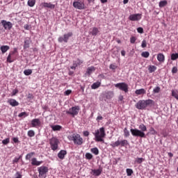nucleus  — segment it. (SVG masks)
<instances>
[{
	"label": "nucleus",
	"instance_id": "12",
	"mask_svg": "<svg viewBox=\"0 0 178 178\" xmlns=\"http://www.w3.org/2000/svg\"><path fill=\"white\" fill-rule=\"evenodd\" d=\"M129 19L131 22H138V20H141V14H132L129 15Z\"/></svg>",
	"mask_w": 178,
	"mask_h": 178
},
{
	"label": "nucleus",
	"instance_id": "37",
	"mask_svg": "<svg viewBox=\"0 0 178 178\" xmlns=\"http://www.w3.org/2000/svg\"><path fill=\"white\" fill-rule=\"evenodd\" d=\"M159 92H161V87L157 86L153 90V93L154 94H159Z\"/></svg>",
	"mask_w": 178,
	"mask_h": 178
},
{
	"label": "nucleus",
	"instance_id": "40",
	"mask_svg": "<svg viewBox=\"0 0 178 178\" xmlns=\"http://www.w3.org/2000/svg\"><path fill=\"white\" fill-rule=\"evenodd\" d=\"M31 73H33V70H25L24 71V74H25V76H30Z\"/></svg>",
	"mask_w": 178,
	"mask_h": 178
},
{
	"label": "nucleus",
	"instance_id": "19",
	"mask_svg": "<svg viewBox=\"0 0 178 178\" xmlns=\"http://www.w3.org/2000/svg\"><path fill=\"white\" fill-rule=\"evenodd\" d=\"M135 94L136 95H144L147 94V90H145V89H144V88L137 89L135 91Z\"/></svg>",
	"mask_w": 178,
	"mask_h": 178
},
{
	"label": "nucleus",
	"instance_id": "53",
	"mask_svg": "<svg viewBox=\"0 0 178 178\" xmlns=\"http://www.w3.org/2000/svg\"><path fill=\"white\" fill-rule=\"evenodd\" d=\"M109 67H110V69H112V70H116L118 67L113 64H111V65H110Z\"/></svg>",
	"mask_w": 178,
	"mask_h": 178
},
{
	"label": "nucleus",
	"instance_id": "27",
	"mask_svg": "<svg viewBox=\"0 0 178 178\" xmlns=\"http://www.w3.org/2000/svg\"><path fill=\"white\" fill-rule=\"evenodd\" d=\"M92 172L94 176H99L101 173H102V170L97 169V170H92Z\"/></svg>",
	"mask_w": 178,
	"mask_h": 178
},
{
	"label": "nucleus",
	"instance_id": "7",
	"mask_svg": "<svg viewBox=\"0 0 178 178\" xmlns=\"http://www.w3.org/2000/svg\"><path fill=\"white\" fill-rule=\"evenodd\" d=\"M49 144L52 151H56V149H58V145H59V140L53 137L49 140Z\"/></svg>",
	"mask_w": 178,
	"mask_h": 178
},
{
	"label": "nucleus",
	"instance_id": "6",
	"mask_svg": "<svg viewBox=\"0 0 178 178\" xmlns=\"http://www.w3.org/2000/svg\"><path fill=\"white\" fill-rule=\"evenodd\" d=\"M38 171L39 172L38 177L42 178V177H47V174L48 173V167L47 166H40L38 168Z\"/></svg>",
	"mask_w": 178,
	"mask_h": 178
},
{
	"label": "nucleus",
	"instance_id": "46",
	"mask_svg": "<svg viewBox=\"0 0 178 178\" xmlns=\"http://www.w3.org/2000/svg\"><path fill=\"white\" fill-rule=\"evenodd\" d=\"M23 116H24V118H26V117L29 116V114H27L26 112H22L18 115L19 118H23Z\"/></svg>",
	"mask_w": 178,
	"mask_h": 178
},
{
	"label": "nucleus",
	"instance_id": "25",
	"mask_svg": "<svg viewBox=\"0 0 178 178\" xmlns=\"http://www.w3.org/2000/svg\"><path fill=\"white\" fill-rule=\"evenodd\" d=\"M99 87H101V82L99 81L95 82L91 86L92 90H97V88H99Z\"/></svg>",
	"mask_w": 178,
	"mask_h": 178
},
{
	"label": "nucleus",
	"instance_id": "52",
	"mask_svg": "<svg viewBox=\"0 0 178 178\" xmlns=\"http://www.w3.org/2000/svg\"><path fill=\"white\" fill-rule=\"evenodd\" d=\"M138 33H140V34H143L144 33V29L142 27H139L137 29Z\"/></svg>",
	"mask_w": 178,
	"mask_h": 178
},
{
	"label": "nucleus",
	"instance_id": "54",
	"mask_svg": "<svg viewBox=\"0 0 178 178\" xmlns=\"http://www.w3.org/2000/svg\"><path fill=\"white\" fill-rule=\"evenodd\" d=\"M65 95H70V94H72V90H67L65 92H64Z\"/></svg>",
	"mask_w": 178,
	"mask_h": 178
},
{
	"label": "nucleus",
	"instance_id": "17",
	"mask_svg": "<svg viewBox=\"0 0 178 178\" xmlns=\"http://www.w3.org/2000/svg\"><path fill=\"white\" fill-rule=\"evenodd\" d=\"M67 154V152L66 150H60L58 153V157L59 158V159L63 160L65 159V156H66Z\"/></svg>",
	"mask_w": 178,
	"mask_h": 178
},
{
	"label": "nucleus",
	"instance_id": "57",
	"mask_svg": "<svg viewBox=\"0 0 178 178\" xmlns=\"http://www.w3.org/2000/svg\"><path fill=\"white\" fill-rule=\"evenodd\" d=\"M83 136H85V137H88L90 136V132L88 131H83Z\"/></svg>",
	"mask_w": 178,
	"mask_h": 178
},
{
	"label": "nucleus",
	"instance_id": "26",
	"mask_svg": "<svg viewBox=\"0 0 178 178\" xmlns=\"http://www.w3.org/2000/svg\"><path fill=\"white\" fill-rule=\"evenodd\" d=\"M157 60L159 62H165V55L162 53L159 54L157 55Z\"/></svg>",
	"mask_w": 178,
	"mask_h": 178
},
{
	"label": "nucleus",
	"instance_id": "1",
	"mask_svg": "<svg viewBox=\"0 0 178 178\" xmlns=\"http://www.w3.org/2000/svg\"><path fill=\"white\" fill-rule=\"evenodd\" d=\"M139 129H131L130 131L134 136V137H140V138H145V133L144 131H147V126L144 124H140L139 125Z\"/></svg>",
	"mask_w": 178,
	"mask_h": 178
},
{
	"label": "nucleus",
	"instance_id": "35",
	"mask_svg": "<svg viewBox=\"0 0 178 178\" xmlns=\"http://www.w3.org/2000/svg\"><path fill=\"white\" fill-rule=\"evenodd\" d=\"M113 97V92L109 91L106 93V98H107V99H111V98H112Z\"/></svg>",
	"mask_w": 178,
	"mask_h": 178
},
{
	"label": "nucleus",
	"instance_id": "32",
	"mask_svg": "<svg viewBox=\"0 0 178 178\" xmlns=\"http://www.w3.org/2000/svg\"><path fill=\"white\" fill-rule=\"evenodd\" d=\"M168 5V1L166 0L161 1L159 2V7L163 8L164 6H166Z\"/></svg>",
	"mask_w": 178,
	"mask_h": 178
},
{
	"label": "nucleus",
	"instance_id": "28",
	"mask_svg": "<svg viewBox=\"0 0 178 178\" xmlns=\"http://www.w3.org/2000/svg\"><path fill=\"white\" fill-rule=\"evenodd\" d=\"M33 155H35V152H30V153H29V154H26V157H25V159H26V161H30V159H31V158H32V156H33Z\"/></svg>",
	"mask_w": 178,
	"mask_h": 178
},
{
	"label": "nucleus",
	"instance_id": "59",
	"mask_svg": "<svg viewBox=\"0 0 178 178\" xmlns=\"http://www.w3.org/2000/svg\"><path fill=\"white\" fill-rule=\"evenodd\" d=\"M13 141L14 142V143H19V138H13Z\"/></svg>",
	"mask_w": 178,
	"mask_h": 178
},
{
	"label": "nucleus",
	"instance_id": "63",
	"mask_svg": "<svg viewBox=\"0 0 178 178\" xmlns=\"http://www.w3.org/2000/svg\"><path fill=\"white\" fill-rule=\"evenodd\" d=\"M78 65H82L83 60H81L80 59H78Z\"/></svg>",
	"mask_w": 178,
	"mask_h": 178
},
{
	"label": "nucleus",
	"instance_id": "22",
	"mask_svg": "<svg viewBox=\"0 0 178 178\" xmlns=\"http://www.w3.org/2000/svg\"><path fill=\"white\" fill-rule=\"evenodd\" d=\"M0 49L1 51V53L3 54H6V52H8V51L10 49V47L8 45H3V46H1Z\"/></svg>",
	"mask_w": 178,
	"mask_h": 178
},
{
	"label": "nucleus",
	"instance_id": "39",
	"mask_svg": "<svg viewBox=\"0 0 178 178\" xmlns=\"http://www.w3.org/2000/svg\"><path fill=\"white\" fill-rule=\"evenodd\" d=\"M29 137H34L35 136V132L33 130H29L27 133Z\"/></svg>",
	"mask_w": 178,
	"mask_h": 178
},
{
	"label": "nucleus",
	"instance_id": "51",
	"mask_svg": "<svg viewBox=\"0 0 178 178\" xmlns=\"http://www.w3.org/2000/svg\"><path fill=\"white\" fill-rule=\"evenodd\" d=\"M177 67H173L172 69V74H175V73H177Z\"/></svg>",
	"mask_w": 178,
	"mask_h": 178
},
{
	"label": "nucleus",
	"instance_id": "36",
	"mask_svg": "<svg viewBox=\"0 0 178 178\" xmlns=\"http://www.w3.org/2000/svg\"><path fill=\"white\" fill-rule=\"evenodd\" d=\"M141 56L143 58H149V52H148V51H143L141 54Z\"/></svg>",
	"mask_w": 178,
	"mask_h": 178
},
{
	"label": "nucleus",
	"instance_id": "4",
	"mask_svg": "<svg viewBox=\"0 0 178 178\" xmlns=\"http://www.w3.org/2000/svg\"><path fill=\"white\" fill-rule=\"evenodd\" d=\"M70 141H73L75 145H81L83 143V138L79 134H74L68 136Z\"/></svg>",
	"mask_w": 178,
	"mask_h": 178
},
{
	"label": "nucleus",
	"instance_id": "56",
	"mask_svg": "<svg viewBox=\"0 0 178 178\" xmlns=\"http://www.w3.org/2000/svg\"><path fill=\"white\" fill-rule=\"evenodd\" d=\"M102 119H104V118L102 115H98L96 118V120L99 122V120H102Z\"/></svg>",
	"mask_w": 178,
	"mask_h": 178
},
{
	"label": "nucleus",
	"instance_id": "8",
	"mask_svg": "<svg viewBox=\"0 0 178 178\" xmlns=\"http://www.w3.org/2000/svg\"><path fill=\"white\" fill-rule=\"evenodd\" d=\"M119 145H120V147H126L129 145V141H127V140H122L121 141L117 140L115 143L111 144V147H112L113 148H115V147H119Z\"/></svg>",
	"mask_w": 178,
	"mask_h": 178
},
{
	"label": "nucleus",
	"instance_id": "15",
	"mask_svg": "<svg viewBox=\"0 0 178 178\" xmlns=\"http://www.w3.org/2000/svg\"><path fill=\"white\" fill-rule=\"evenodd\" d=\"M13 55H15V52H10V54H8L7 57V62L8 63H12L13 62H15V60H16V58H15Z\"/></svg>",
	"mask_w": 178,
	"mask_h": 178
},
{
	"label": "nucleus",
	"instance_id": "10",
	"mask_svg": "<svg viewBox=\"0 0 178 178\" xmlns=\"http://www.w3.org/2000/svg\"><path fill=\"white\" fill-rule=\"evenodd\" d=\"M73 35V33L70 32L68 33L64 34L63 37H59L58 39V42H67L69 38Z\"/></svg>",
	"mask_w": 178,
	"mask_h": 178
},
{
	"label": "nucleus",
	"instance_id": "13",
	"mask_svg": "<svg viewBox=\"0 0 178 178\" xmlns=\"http://www.w3.org/2000/svg\"><path fill=\"white\" fill-rule=\"evenodd\" d=\"M73 6L75 8V9H79V10H81L84 9V3L82 1H74Z\"/></svg>",
	"mask_w": 178,
	"mask_h": 178
},
{
	"label": "nucleus",
	"instance_id": "42",
	"mask_svg": "<svg viewBox=\"0 0 178 178\" xmlns=\"http://www.w3.org/2000/svg\"><path fill=\"white\" fill-rule=\"evenodd\" d=\"M126 172H127V176H131L133 175V173H134L133 170H131L130 168H127L126 170Z\"/></svg>",
	"mask_w": 178,
	"mask_h": 178
},
{
	"label": "nucleus",
	"instance_id": "47",
	"mask_svg": "<svg viewBox=\"0 0 178 178\" xmlns=\"http://www.w3.org/2000/svg\"><path fill=\"white\" fill-rule=\"evenodd\" d=\"M136 163H143L144 162V159L143 158H137L136 160Z\"/></svg>",
	"mask_w": 178,
	"mask_h": 178
},
{
	"label": "nucleus",
	"instance_id": "64",
	"mask_svg": "<svg viewBox=\"0 0 178 178\" xmlns=\"http://www.w3.org/2000/svg\"><path fill=\"white\" fill-rule=\"evenodd\" d=\"M129 3V0H123V3L126 5V3Z\"/></svg>",
	"mask_w": 178,
	"mask_h": 178
},
{
	"label": "nucleus",
	"instance_id": "58",
	"mask_svg": "<svg viewBox=\"0 0 178 178\" xmlns=\"http://www.w3.org/2000/svg\"><path fill=\"white\" fill-rule=\"evenodd\" d=\"M24 28L25 30H30V26H29V24H25Z\"/></svg>",
	"mask_w": 178,
	"mask_h": 178
},
{
	"label": "nucleus",
	"instance_id": "18",
	"mask_svg": "<svg viewBox=\"0 0 178 178\" xmlns=\"http://www.w3.org/2000/svg\"><path fill=\"white\" fill-rule=\"evenodd\" d=\"M42 8H48L49 9H55V5L51 4V3H42Z\"/></svg>",
	"mask_w": 178,
	"mask_h": 178
},
{
	"label": "nucleus",
	"instance_id": "23",
	"mask_svg": "<svg viewBox=\"0 0 178 178\" xmlns=\"http://www.w3.org/2000/svg\"><path fill=\"white\" fill-rule=\"evenodd\" d=\"M94 72H95V67L91 66L87 68L86 73L88 74V76H90Z\"/></svg>",
	"mask_w": 178,
	"mask_h": 178
},
{
	"label": "nucleus",
	"instance_id": "62",
	"mask_svg": "<svg viewBox=\"0 0 178 178\" xmlns=\"http://www.w3.org/2000/svg\"><path fill=\"white\" fill-rule=\"evenodd\" d=\"M121 55H122V56H125V55H126V51H125L124 50H122V51H121Z\"/></svg>",
	"mask_w": 178,
	"mask_h": 178
},
{
	"label": "nucleus",
	"instance_id": "50",
	"mask_svg": "<svg viewBox=\"0 0 178 178\" xmlns=\"http://www.w3.org/2000/svg\"><path fill=\"white\" fill-rule=\"evenodd\" d=\"M137 40V38H136V37L132 36L130 38V42L131 44H134L136 42V41Z\"/></svg>",
	"mask_w": 178,
	"mask_h": 178
},
{
	"label": "nucleus",
	"instance_id": "45",
	"mask_svg": "<svg viewBox=\"0 0 178 178\" xmlns=\"http://www.w3.org/2000/svg\"><path fill=\"white\" fill-rule=\"evenodd\" d=\"M124 134L125 137H129V136H130V132L127 130V128H124Z\"/></svg>",
	"mask_w": 178,
	"mask_h": 178
},
{
	"label": "nucleus",
	"instance_id": "21",
	"mask_svg": "<svg viewBox=\"0 0 178 178\" xmlns=\"http://www.w3.org/2000/svg\"><path fill=\"white\" fill-rule=\"evenodd\" d=\"M30 48V38H26L24 42V49H27Z\"/></svg>",
	"mask_w": 178,
	"mask_h": 178
},
{
	"label": "nucleus",
	"instance_id": "55",
	"mask_svg": "<svg viewBox=\"0 0 178 178\" xmlns=\"http://www.w3.org/2000/svg\"><path fill=\"white\" fill-rule=\"evenodd\" d=\"M19 92V90L17 89H15L13 90V94L12 96L13 95H16V94H17Z\"/></svg>",
	"mask_w": 178,
	"mask_h": 178
},
{
	"label": "nucleus",
	"instance_id": "48",
	"mask_svg": "<svg viewBox=\"0 0 178 178\" xmlns=\"http://www.w3.org/2000/svg\"><path fill=\"white\" fill-rule=\"evenodd\" d=\"M86 159H92V154L91 153H86Z\"/></svg>",
	"mask_w": 178,
	"mask_h": 178
},
{
	"label": "nucleus",
	"instance_id": "41",
	"mask_svg": "<svg viewBox=\"0 0 178 178\" xmlns=\"http://www.w3.org/2000/svg\"><path fill=\"white\" fill-rule=\"evenodd\" d=\"M9 143H10V139H9V138L2 140V144H3V145H7V144H9Z\"/></svg>",
	"mask_w": 178,
	"mask_h": 178
},
{
	"label": "nucleus",
	"instance_id": "38",
	"mask_svg": "<svg viewBox=\"0 0 178 178\" xmlns=\"http://www.w3.org/2000/svg\"><path fill=\"white\" fill-rule=\"evenodd\" d=\"M178 59V53L171 54V60H176Z\"/></svg>",
	"mask_w": 178,
	"mask_h": 178
},
{
	"label": "nucleus",
	"instance_id": "60",
	"mask_svg": "<svg viewBox=\"0 0 178 178\" xmlns=\"http://www.w3.org/2000/svg\"><path fill=\"white\" fill-rule=\"evenodd\" d=\"M168 156H169L170 158H173V153H172V152H168Z\"/></svg>",
	"mask_w": 178,
	"mask_h": 178
},
{
	"label": "nucleus",
	"instance_id": "29",
	"mask_svg": "<svg viewBox=\"0 0 178 178\" xmlns=\"http://www.w3.org/2000/svg\"><path fill=\"white\" fill-rule=\"evenodd\" d=\"M99 33V29L97 27H94L91 31L92 35H97Z\"/></svg>",
	"mask_w": 178,
	"mask_h": 178
},
{
	"label": "nucleus",
	"instance_id": "2",
	"mask_svg": "<svg viewBox=\"0 0 178 178\" xmlns=\"http://www.w3.org/2000/svg\"><path fill=\"white\" fill-rule=\"evenodd\" d=\"M95 136V140L96 143H105L104 138H105L106 134L105 133V128L101 127L99 129H97L93 133Z\"/></svg>",
	"mask_w": 178,
	"mask_h": 178
},
{
	"label": "nucleus",
	"instance_id": "5",
	"mask_svg": "<svg viewBox=\"0 0 178 178\" xmlns=\"http://www.w3.org/2000/svg\"><path fill=\"white\" fill-rule=\"evenodd\" d=\"M79 111H80V106H75L70 108L69 111H67L66 113L67 115H71L72 118H74L79 115Z\"/></svg>",
	"mask_w": 178,
	"mask_h": 178
},
{
	"label": "nucleus",
	"instance_id": "9",
	"mask_svg": "<svg viewBox=\"0 0 178 178\" xmlns=\"http://www.w3.org/2000/svg\"><path fill=\"white\" fill-rule=\"evenodd\" d=\"M116 88H119L121 91H124L125 92H129V85L126 83H118L115 84Z\"/></svg>",
	"mask_w": 178,
	"mask_h": 178
},
{
	"label": "nucleus",
	"instance_id": "31",
	"mask_svg": "<svg viewBox=\"0 0 178 178\" xmlns=\"http://www.w3.org/2000/svg\"><path fill=\"white\" fill-rule=\"evenodd\" d=\"M148 70H149V73H154V72H155V70H156V66L149 65Z\"/></svg>",
	"mask_w": 178,
	"mask_h": 178
},
{
	"label": "nucleus",
	"instance_id": "44",
	"mask_svg": "<svg viewBox=\"0 0 178 178\" xmlns=\"http://www.w3.org/2000/svg\"><path fill=\"white\" fill-rule=\"evenodd\" d=\"M21 158H22V156H19V157H15L13 160V163H17L19 162V161H20Z\"/></svg>",
	"mask_w": 178,
	"mask_h": 178
},
{
	"label": "nucleus",
	"instance_id": "11",
	"mask_svg": "<svg viewBox=\"0 0 178 178\" xmlns=\"http://www.w3.org/2000/svg\"><path fill=\"white\" fill-rule=\"evenodd\" d=\"M1 24H2L5 30H10L12 27H13V24H12V22H7L6 20H1Z\"/></svg>",
	"mask_w": 178,
	"mask_h": 178
},
{
	"label": "nucleus",
	"instance_id": "30",
	"mask_svg": "<svg viewBox=\"0 0 178 178\" xmlns=\"http://www.w3.org/2000/svg\"><path fill=\"white\" fill-rule=\"evenodd\" d=\"M90 152L95 155H98L99 154V150L98 149V147H93L90 149Z\"/></svg>",
	"mask_w": 178,
	"mask_h": 178
},
{
	"label": "nucleus",
	"instance_id": "16",
	"mask_svg": "<svg viewBox=\"0 0 178 178\" xmlns=\"http://www.w3.org/2000/svg\"><path fill=\"white\" fill-rule=\"evenodd\" d=\"M42 163H44V161H37L36 158L31 159V165L33 166H40V165H42Z\"/></svg>",
	"mask_w": 178,
	"mask_h": 178
},
{
	"label": "nucleus",
	"instance_id": "43",
	"mask_svg": "<svg viewBox=\"0 0 178 178\" xmlns=\"http://www.w3.org/2000/svg\"><path fill=\"white\" fill-rule=\"evenodd\" d=\"M26 99H28V101H32V99H34V95H33V94H29L27 96H26Z\"/></svg>",
	"mask_w": 178,
	"mask_h": 178
},
{
	"label": "nucleus",
	"instance_id": "61",
	"mask_svg": "<svg viewBox=\"0 0 178 178\" xmlns=\"http://www.w3.org/2000/svg\"><path fill=\"white\" fill-rule=\"evenodd\" d=\"M118 99H119V101H123V99H124L123 95L119 96Z\"/></svg>",
	"mask_w": 178,
	"mask_h": 178
},
{
	"label": "nucleus",
	"instance_id": "34",
	"mask_svg": "<svg viewBox=\"0 0 178 178\" xmlns=\"http://www.w3.org/2000/svg\"><path fill=\"white\" fill-rule=\"evenodd\" d=\"M35 5V0H29L28 1V6L31 8H33Z\"/></svg>",
	"mask_w": 178,
	"mask_h": 178
},
{
	"label": "nucleus",
	"instance_id": "20",
	"mask_svg": "<svg viewBox=\"0 0 178 178\" xmlns=\"http://www.w3.org/2000/svg\"><path fill=\"white\" fill-rule=\"evenodd\" d=\"M8 102L11 106H18L19 105V102L15 99H10Z\"/></svg>",
	"mask_w": 178,
	"mask_h": 178
},
{
	"label": "nucleus",
	"instance_id": "33",
	"mask_svg": "<svg viewBox=\"0 0 178 178\" xmlns=\"http://www.w3.org/2000/svg\"><path fill=\"white\" fill-rule=\"evenodd\" d=\"M172 97L178 100V90H172Z\"/></svg>",
	"mask_w": 178,
	"mask_h": 178
},
{
	"label": "nucleus",
	"instance_id": "3",
	"mask_svg": "<svg viewBox=\"0 0 178 178\" xmlns=\"http://www.w3.org/2000/svg\"><path fill=\"white\" fill-rule=\"evenodd\" d=\"M152 105H155V102L152 99L147 100H139L138 102L135 105L136 109H140L141 111L146 109L147 106H152Z\"/></svg>",
	"mask_w": 178,
	"mask_h": 178
},
{
	"label": "nucleus",
	"instance_id": "49",
	"mask_svg": "<svg viewBox=\"0 0 178 178\" xmlns=\"http://www.w3.org/2000/svg\"><path fill=\"white\" fill-rule=\"evenodd\" d=\"M141 47H142V48H147V40H143L142 41Z\"/></svg>",
	"mask_w": 178,
	"mask_h": 178
},
{
	"label": "nucleus",
	"instance_id": "14",
	"mask_svg": "<svg viewBox=\"0 0 178 178\" xmlns=\"http://www.w3.org/2000/svg\"><path fill=\"white\" fill-rule=\"evenodd\" d=\"M31 124L32 127H41V121L38 118H35L31 120Z\"/></svg>",
	"mask_w": 178,
	"mask_h": 178
},
{
	"label": "nucleus",
	"instance_id": "24",
	"mask_svg": "<svg viewBox=\"0 0 178 178\" xmlns=\"http://www.w3.org/2000/svg\"><path fill=\"white\" fill-rule=\"evenodd\" d=\"M51 128L53 131H60L62 130V126L60 125H51Z\"/></svg>",
	"mask_w": 178,
	"mask_h": 178
}]
</instances>
